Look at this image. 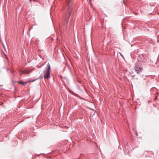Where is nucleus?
Segmentation results:
<instances>
[{"label":"nucleus","instance_id":"1","mask_svg":"<svg viewBox=\"0 0 159 159\" xmlns=\"http://www.w3.org/2000/svg\"><path fill=\"white\" fill-rule=\"evenodd\" d=\"M73 2H74L73 0H66V4L68 8L67 10L66 13V18H67L68 17V19L69 18L71 13V10L70 8L72 7L73 4Z\"/></svg>","mask_w":159,"mask_h":159},{"label":"nucleus","instance_id":"2","mask_svg":"<svg viewBox=\"0 0 159 159\" xmlns=\"http://www.w3.org/2000/svg\"><path fill=\"white\" fill-rule=\"evenodd\" d=\"M47 66L48 69L45 72L44 75V78L45 79H48L50 76V71L51 70L50 66L49 64H48Z\"/></svg>","mask_w":159,"mask_h":159},{"label":"nucleus","instance_id":"3","mask_svg":"<svg viewBox=\"0 0 159 159\" xmlns=\"http://www.w3.org/2000/svg\"><path fill=\"white\" fill-rule=\"evenodd\" d=\"M143 69L142 68L139 67H135V70L137 74H139L142 71Z\"/></svg>","mask_w":159,"mask_h":159},{"label":"nucleus","instance_id":"4","mask_svg":"<svg viewBox=\"0 0 159 159\" xmlns=\"http://www.w3.org/2000/svg\"><path fill=\"white\" fill-rule=\"evenodd\" d=\"M33 71V70H25L22 71V73L25 74H29L31 72Z\"/></svg>","mask_w":159,"mask_h":159},{"label":"nucleus","instance_id":"5","mask_svg":"<svg viewBox=\"0 0 159 159\" xmlns=\"http://www.w3.org/2000/svg\"><path fill=\"white\" fill-rule=\"evenodd\" d=\"M30 81H28L25 82H22L21 81H19L18 82L20 84L24 85L25 84L27 83L30 82Z\"/></svg>","mask_w":159,"mask_h":159},{"label":"nucleus","instance_id":"6","mask_svg":"<svg viewBox=\"0 0 159 159\" xmlns=\"http://www.w3.org/2000/svg\"><path fill=\"white\" fill-rule=\"evenodd\" d=\"M22 73H20V75H22Z\"/></svg>","mask_w":159,"mask_h":159},{"label":"nucleus","instance_id":"7","mask_svg":"<svg viewBox=\"0 0 159 159\" xmlns=\"http://www.w3.org/2000/svg\"><path fill=\"white\" fill-rule=\"evenodd\" d=\"M38 79H39V78H38ZM37 79H36V80H37Z\"/></svg>","mask_w":159,"mask_h":159},{"label":"nucleus","instance_id":"8","mask_svg":"<svg viewBox=\"0 0 159 159\" xmlns=\"http://www.w3.org/2000/svg\"><path fill=\"white\" fill-rule=\"evenodd\" d=\"M136 135L137 136V135H138V134H136Z\"/></svg>","mask_w":159,"mask_h":159}]
</instances>
